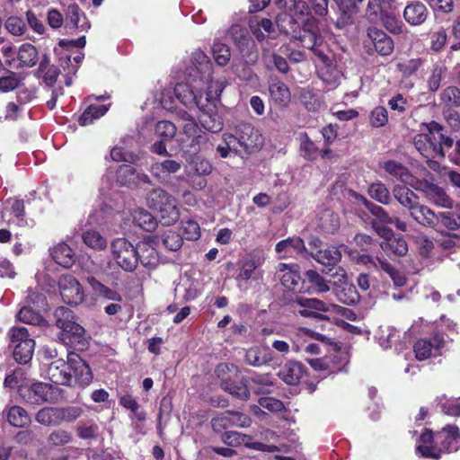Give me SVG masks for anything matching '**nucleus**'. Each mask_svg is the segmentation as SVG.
<instances>
[{"label":"nucleus","instance_id":"obj_34","mask_svg":"<svg viewBox=\"0 0 460 460\" xmlns=\"http://www.w3.org/2000/svg\"><path fill=\"white\" fill-rule=\"evenodd\" d=\"M138 262L149 269H155L160 262V256L153 241H144L137 245Z\"/></svg>","mask_w":460,"mask_h":460},{"label":"nucleus","instance_id":"obj_46","mask_svg":"<svg viewBox=\"0 0 460 460\" xmlns=\"http://www.w3.org/2000/svg\"><path fill=\"white\" fill-rule=\"evenodd\" d=\"M228 35L241 52L249 50L250 47L253 45L252 40L248 35L247 30L238 24H234L230 27Z\"/></svg>","mask_w":460,"mask_h":460},{"label":"nucleus","instance_id":"obj_62","mask_svg":"<svg viewBox=\"0 0 460 460\" xmlns=\"http://www.w3.org/2000/svg\"><path fill=\"white\" fill-rule=\"evenodd\" d=\"M191 169L198 175H208L212 172L213 167L208 160L201 156H190L187 158Z\"/></svg>","mask_w":460,"mask_h":460},{"label":"nucleus","instance_id":"obj_11","mask_svg":"<svg viewBox=\"0 0 460 460\" xmlns=\"http://www.w3.org/2000/svg\"><path fill=\"white\" fill-rule=\"evenodd\" d=\"M368 12L371 14L380 13L384 27L393 34H402L405 30L403 23L398 19L389 0H369Z\"/></svg>","mask_w":460,"mask_h":460},{"label":"nucleus","instance_id":"obj_18","mask_svg":"<svg viewBox=\"0 0 460 460\" xmlns=\"http://www.w3.org/2000/svg\"><path fill=\"white\" fill-rule=\"evenodd\" d=\"M446 345V340L441 334H435L431 339H420L414 344L413 350L418 360L440 355Z\"/></svg>","mask_w":460,"mask_h":460},{"label":"nucleus","instance_id":"obj_4","mask_svg":"<svg viewBox=\"0 0 460 460\" xmlns=\"http://www.w3.org/2000/svg\"><path fill=\"white\" fill-rule=\"evenodd\" d=\"M57 326L60 329L58 339L69 347L83 349L85 346V331L74 321L73 312L64 306L55 311Z\"/></svg>","mask_w":460,"mask_h":460},{"label":"nucleus","instance_id":"obj_57","mask_svg":"<svg viewBox=\"0 0 460 460\" xmlns=\"http://www.w3.org/2000/svg\"><path fill=\"white\" fill-rule=\"evenodd\" d=\"M7 420L12 426L17 428L24 427L30 422L27 411L20 406H13L9 409Z\"/></svg>","mask_w":460,"mask_h":460},{"label":"nucleus","instance_id":"obj_22","mask_svg":"<svg viewBox=\"0 0 460 460\" xmlns=\"http://www.w3.org/2000/svg\"><path fill=\"white\" fill-rule=\"evenodd\" d=\"M438 449L445 452L456 451L460 445V431L456 425H447L435 437Z\"/></svg>","mask_w":460,"mask_h":460},{"label":"nucleus","instance_id":"obj_38","mask_svg":"<svg viewBox=\"0 0 460 460\" xmlns=\"http://www.w3.org/2000/svg\"><path fill=\"white\" fill-rule=\"evenodd\" d=\"M434 436L432 431L426 430L423 432L419 439V444L416 447L418 455L423 457H429L438 459L440 457L441 450L438 446L433 445Z\"/></svg>","mask_w":460,"mask_h":460},{"label":"nucleus","instance_id":"obj_21","mask_svg":"<svg viewBox=\"0 0 460 460\" xmlns=\"http://www.w3.org/2000/svg\"><path fill=\"white\" fill-rule=\"evenodd\" d=\"M230 368L234 369V365L220 364L216 369L217 375L222 378V388L238 399L247 400L250 396V391L244 383L231 381L224 377V374L230 371Z\"/></svg>","mask_w":460,"mask_h":460},{"label":"nucleus","instance_id":"obj_1","mask_svg":"<svg viewBox=\"0 0 460 460\" xmlns=\"http://www.w3.org/2000/svg\"><path fill=\"white\" fill-rule=\"evenodd\" d=\"M212 63L200 49H196L190 57V65L186 69V82L178 83L174 96L187 108H198V102L205 101L208 86L213 83H222L212 79Z\"/></svg>","mask_w":460,"mask_h":460},{"label":"nucleus","instance_id":"obj_29","mask_svg":"<svg viewBox=\"0 0 460 460\" xmlns=\"http://www.w3.org/2000/svg\"><path fill=\"white\" fill-rule=\"evenodd\" d=\"M346 252H349L348 247L344 244H341L339 247L326 246L324 248L317 250L316 252L312 251L311 256L317 262L325 266H331L338 263L341 258V255Z\"/></svg>","mask_w":460,"mask_h":460},{"label":"nucleus","instance_id":"obj_33","mask_svg":"<svg viewBox=\"0 0 460 460\" xmlns=\"http://www.w3.org/2000/svg\"><path fill=\"white\" fill-rule=\"evenodd\" d=\"M367 36L373 42L376 52L382 56L390 55L394 50L393 40L382 30L376 27L367 29Z\"/></svg>","mask_w":460,"mask_h":460},{"label":"nucleus","instance_id":"obj_58","mask_svg":"<svg viewBox=\"0 0 460 460\" xmlns=\"http://www.w3.org/2000/svg\"><path fill=\"white\" fill-rule=\"evenodd\" d=\"M309 365L316 371L336 373L341 370V366H336L332 358H318L308 359Z\"/></svg>","mask_w":460,"mask_h":460},{"label":"nucleus","instance_id":"obj_7","mask_svg":"<svg viewBox=\"0 0 460 460\" xmlns=\"http://www.w3.org/2000/svg\"><path fill=\"white\" fill-rule=\"evenodd\" d=\"M178 116L185 122L182 126L183 137L180 144L184 152L197 154L208 141L207 134L194 121L192 116L185 111H179Z\"/></svg>","mask_w":460,"mask_h":460},{"label":"nucleus","instance_id":"obj_44","mask_svg":"<svg viewBox=\"0 0 460 460\" xmlns=\"http://www.w3.org/2000/svg\"><path fill=\"white\" fill-rule=\"evenodd\" d=\"M395 199L411 212L419 203V197L408 187L395 185L393 190Z\"/></svg>","mask_w":460,"mask_h":460},{"label":"nucleus","instance_id":"obj_64","mask_svg":"<svg viewBox=\"0 0 460 460\" xmlns=\"http://www.w3.org/2000/svg\"><path fill=\"white\" fill-rule=\"evenodd\" d=\"M441 102L449 109L460 106V89L456 86L446 88L441 93Z\"/></svg>","mask_w":460,"mask_h":460},{"label":"nucleus","instance_id":"obj_13","mask_svg":"<svg viewBox=\"0 0 460 460\" xmlns=\"http://www.w3.org/2000/svg\"><path fill=\"white\" fill-rule=\"evenodd\" d=\"M292 6L289 8L290 14L281 13L277 16L276 23L279 30L285 33H289V29L285 25V22L291 23L311 22L314 19L311 15L310 8L304 0H288Z\"/></svg>","mask_w":460,"mask_h":460},{"label":"nucleus","instance_id":"obj_30","mask_svg":"<svg viewBox=\"0 0 460 460\" xmlns=\"http://www.w3.org/2000/svg\"><path fill=\"white\" fill-rule=\"evenodd\" d=\"M29 400L32 403H39L40 402H54L58 397V388L53 385L38 382L34 383L28 389Z\"/></svg>","mask_w":460,"mask_h":460},{"label":"nucleus","instance_id":"obj_3","mask_svg":"<svg viewBox=\"0 0 460 460\" xmlns=\"http://www.w3.org/2000/svg\"><path fill=\"white\" fill-rule=\"evenodd\" d=\"M146 204L150 209L159 214L164 225H172L180 218L177 199L161 187L155 188L146 193Z\"/></svg>","mask_w":460,"mask_h":460},{"label":"nucleus","instance_id":"obj_20","mask_svg":"<svg viewBox=\"0 0 460 460\" xmlns=\"http://www.w3.org/2000/svg\"><path fill=\"white\" fill-rule=\"evenodd\" d=\"M417 190L421 191L425 198L437 207L444 208H451L453 207V200L446 193L444 189L437 184L422 181L420 182Z\"/></svg>","mask_w":460,"mask_h":460},{"label":"nucleus","instance_id":"obj_63","mask_svg":"<svg viewBox=\"0 0 460 460\" xmlns=\"http://www.w3.org/2000/svg\"><path fill=\"white\" fill-rule=\"evenodd\" d=\"M264 61L269 69L275 68L282 74H286L289 70V66L287 60L278 54H265Z\"/></svg>","mask_w":460,"mask_h":460},{"label":"nucleus","instance_id":"obj_36","mask_svg":"<svg viewBox=\"0 0 460 460\" xmlns=\"http://www.w3.org/2000/svg\"><path fill=\"white\" fill-rule=\"evenodd\" d=\"M305 374L304 366L296 361L287 362L279 371V376L287 385H297Z\"/></svg>","mask_w":460,"mask_h":460},{"label":"nucleus","instance_id":"obj_59","mask_svg":"<svg viewBox=\"0 0 460 460\" xmlns=\"http://www.w3.org/2000/svg\"><path fill=\"white\" fill-rule=\"evenodd\" d=\"M438 229L446 228L450 231L457 230L460 227V217L452 212H440L438 214Z\"/></svg>","mask_w":460,"mask_h":460},{"label":"nucleus","instance_id":"obj_5","mask_svg":"<svg viewBox=\"0 0 460 460\" xmlns=\"http://www.w3.org/2000/svg\"><path fill=\"white\" fill-rule=\"evenodd\" d=\"M223 83H213L208 86L205 101L198 102V109L202 112L199 121L202 127L213 133L219 132L223 128V120L217 111V102L223 92Z\"/></svg>","mask_w":460,"mask_h":460},{"label":"nucleus","instance_id":"obj_10","mask_svg":"<svg viewBox=\"0 0 460 460\" xmlns=\"http://www.w3.org/2000/svg\"><path fill=\"white\" fill-rule=\"evenodd\" d=\"M10 337L13 346V358L20 364H27L35 348V341L30 338L28 329L14 327L10 331Z\"/></svg>","mask_w":460,"mask_h":460},{"label":"nucleus","instance_id":"obj_61","mask_svg":"<svg viewBox=\"0 0 460 460\" xmlns=\"http://www.w3.org/2000/svg\"><path fill=\"white\" fill-rule=\"evenodd\" d=\"M73 439L70 432L64 429L53 430L48 437L47 441L49 447H63L69 444Z\"/></svg>","mask_w":460,"mask_h":460},{"label":"nucleus","instance_id":"obj_19","mask_svg":"<svg viewBox=\"0 0 460 460\" xmlns=\"http://www.w3.org/2000/svg\"><path fill=\"white\" fill-rule=\"evenodd\" d=\"M238 144L248 152L260 149L264 143V138L260 131L251 124L243 123L236 128Z\"/></svg>","mask_w":460,"mask_h":460},{"label":"nucleus","instance_id":"obj_37","mask_svg":"<svg viewBox=\"0 0 460 460\" xmlns=\"http://www.w3.org/2000/svg\"><path fill=\"white\" fill-rule=\"evenodd\" d=\"M263 258L258 254H248L239 262V272L236 280L247 281L254 273L255 270L261 266Z\"/></svg>","mask_w":460,"mask_h":460},{"label":"nucleus","instance_id":"obj_50","mask_svg":"<svg viewBox=\"0 0 460 460\" xmlns=\"http://www.w3.org/2000/svg\"><path fill=\"white\" fill-rule=\"evenodd\" d=\"M358 262L367 266L368 269L382 270L389 276H394L395 269L385 259L373 258L367 254L358 255Z\"/></svg>","mask_w":460,"mask_h":460},{"label":"nucleus","instance_id":"obj_53","mask_svg":"<svg viewBox=\"0 0 460 460\" xmlns=\"http://www.w3.org/2000/svg\"><path fill=\"white\" fill-rule=\"evenodd\" d=\"M250 381L257 386L256 391L259 394L271 393L276 385V379L270 374H253Z\"/></svg>","mask_w":460,"mask_h":460},{"label":"nucleus","instance_id":"obj_31","mask_svg":"<svg viewBox=\"0 0 460 460\" xmlns=\"http://www.w3.org/2000/svg\"><path fill=\"white\" fill-rule=\"evenodd\" d=\"M410 217L424 227L438 229V214L426 205L420 204L419 202L410 212Z\"/></svg>","mask_w":460,"mask_h":460},{"label":"nucleus","instance_id":"obj_27","mask_svg":"<svg viewBox=\"0 0 460 460\" xmlns=\"http://www.w3.org/2000/svg\"><path fill=\"white\" fill-rule=\"evenodd\" d=\"M117 181L124 186L139 185L140 183H151L150 177L146 173L138 172L130 164H122L117 171Z\"/></svg>","mask_w":460,"mask_h":460},{"label":"nucleus","instance_id":"obj_15","mask_svg":"<svg viewBox=\"0 0 460 460\" xmlns=\"http://www.w3.org/2000/svg\"><path fill=\"white\" fill-rule=\"evenodd\" d=\"M58 287L64 303L77 305L84 301V293L79 281L72 275H63L59 278Z\"/></svg>","mask_w":460,"mask_h":460},{"label":"nucleus","instance_id":"obj_2","mask_svg":"<svg viewBox=\"0 0 460 460\" xmlns=\"http://www.w3.org/2000/svg\"><path fill=\"white\" fill-rule=\"evenodd\" d=\"M46 376L56 385L67 386H86L93 380L90 367L75 352L67 353L66 362L63 359L51 362L46 370Z\"/></svg>","mask_w":460,"mask_h":460},{"label":"nucleus","instance_id":"obj_48","mask_svg":"<svg viewBox=\"0 0 460 460\" xmlns=\"http://www.w3.org/2000/svg\"><path fill=\"white\" fill-rule=\"evenodd\" d=\"M131 216L133 223L146 231H152L157 225L155 217L145 208L134 209Z\"/></svg>","mask_w":460,"mask_h":460},{"label":"nucleus","instance_id":"obj_6","mask_svg":"<svg viewBox=\"0 0 460 460\" xmlns=\"http://www.w3.org/2000/svg\"><path fill=\"white\" fill-rule=\"evenodd\" d=\"M443 139L442 127L431 121L420 127V133L413 138V144L421 155L427 158H442L445 155L441 148Z\"/></svg>","mask_w":460,"mask_h":460},{"label":"nucleus","instance_id":"obj_26","mask_svg":"<svg viewBox=\"0 0 460 460\" xmlns=\"http://www.w3.org/2000/svg\"><path fill=\"white\" fill-rule=\"evenodd\" d=\"M181 164L176 160L166 159L164 161H155L151 164L150 172L163 184H167L171 175L179 172Z\"/></svg>","mask_w":460,"mask_h":460},{"label":"nucleus","instance_id":"obj_23","mask_svg":"<svg viewBox=\"0 0 460 460\" xmlns=\"http://www.w3.org/2000/svg\"><path fill=\"white\" fill-rule=\"evenodd\" d=\"M146 130H154L156 137L170 141L175 137L177 128L169 120H160L154 123L152 119H145L143 125L139 127V133L146 137Z\"/></svg>","mask_w":460,"mask_h":460},{"label":"nucleus","instance_id":"obj_9","mask_svg":"<svg viewBox=\"0 0 460 460\" xmlns=\"http://www.w3.org/2000/svg\"><path fill=\"white\" fill-rule=\"evenodd\" d=\"M82 409L79 407H45L36 414V420L44 426H58L62 422H71L79 418Z\"/></svg>","mask_w":460,"mask_h":460},{"label":"nucleus","instance_id":"obj_40","mask_svg":"<svg viewBox=\"0 0 460 460\" xmlns=\"http://www.w3.org/2000/svg\"><path fill=\"white\" fill-rule=\"evenodd\" d=\"M305 275L309 285L304 286V293L314 295L325 293L330 290L328 281L317 271L310 270Z\"/></svg>","mask_w":460,"mask_h":460},{"label":"nucleus","instance_id":"obj_39","mask_svg":"<svg viewBox=\"0 0 460 460\" xmlns=\"http://www.w3.org/2000/svg\"><path fill=\"white\" fill-rule=\"evenodd\" d=\"M37 59V49L31 43H24L22 44L17 50L16 63L13 66L16 68L32 67L36 65Z\"/></svg>","mask_w":460,"mask_h":460},{"label":"nucleus","instance_id":"obj_32","mask_svg":"<svg viewBox=\"0 0 460 460\" xmlns=\"http://www.w3.org/2000/svg\"><path fill=\"white\" fill-rule=\"evenodd\" d=\"M222 440L225 444L230 447L245 446L248 448L256 450H269L266 445L260 442H253L252 438L248 435L237 431H226L222 436Z\"/></svg>","mask_w":460,"mask_h":460},{"label":"nucleus","instance_id":"obj_49","mask_svg":"<svg viewBox=\"0 0 460 460\" xmlns=\"http://www.w3.org/2000/svg\"><path fill=\"white\" fill-rule=\"evenodd\" d=\"M66 25L73 28L87 31L90 24L84 14H81L80 9L76 4H70L66 10Z\"/></svg>","mask_w":460,"mask_h":460},{"label":"nucleus","instance_id":"obj_12","mask_svg":"<svg viewBox=\"0 0 460 460\" xmlns=\"http://www.w3.org/2000/svg\"><path fill=\"white\" fill-rule=\"evenodd\" d=\"M333 303L318 298L298 297L292 303L294 312L305 318L323 319L322 313H330Z\"/></svg>","mask_w":460,"mask_h":460},{"label":"nucleus","instance_id":"obj_45","mask_svg":"<svg viewBox=\"0 0 460 460\" xmlns=\"http://www.w3.org/2000/svg\"><path fill=\"white\" fill-rule=\"evenodd\" d=\"M53 260L64 268H70L75 261V255L66 243H58L51 251Z\"/></svg>","mask_w":460,"mask_h":460},{"label":"nucleus","instance_id":"obj_60","mask_svg":"<svg viewBox=\"0 0 460 460\" xmlns=\"http://www.w3.org/2000/svg\"><path fill=\"white\" fill-rule=\"evenodd\" d=\"M119 404L131 411L136 419L139 421H143L146 420V414L144 411H139V404L137 400L131 394H124L119 398Z\"/></svg>","mask_w":460,"mask_h":460},{"label":"nucleus","instance_id":"obj_52","mask_svg":"<svg viewBox=\"0 0 460 460\" xmlns=\"http://www.w3.org/2000/svg\"><path fill=\"white\" fill-rule=\"evenodd\" d=\"M271 360V355L265 349L260 347L251 348L245 353V361L253 367L268 364Z\"/></svg>","mask_w":460,"mask_h":460},{"label":"nucleus","instance_id":"obj_8","mask_svg":"<svg viewBox=\"0 0 460 460\" xmlns=\"http://www.w3.org/2000/svg\"><path fill=\"white\" fill-rule=\"evenodd\" d=\"M111 256L124 271L133 272L138 265L137 249L124 237L115 238L110 246Z\"/></svg>","mask_w":460,"mask_h":460},{"label":"nucleus","instance_id":"obj_41","mask_svg":"<svg viewBox=\"0 0 460 460\" xmlns=\"http://www.w3.org/2000/svg\"><path fill=\"white\" fill-rule=\"evenodd\" d=\"M380 248L389 257L391 256H404L408 252V245L404 238L396 234L386 241L380 243Z\"/></svg>","mask_w":460,"mask_h":460},{"label":"nucleus","instance_id":"obj_16","mask_svg":"<svg viewBox=\"0 0 460 460\" xmlns=\"http://www.w3.org/2000/svg\"><path fill=\"white\" fill-rule=\"evenodd\" d=\"M317 62L320 79L329 89L336 88L341 83L342 74L330 52L324 54L323 58H317Z\"/></svg>","mask_w":460,"mask_h":460},{"label":"nucleus","instance_id":"obj_14","mask_svg":"<svg viewBox=\"0 0 460 460\" xmlns=\"http://www.w3.org/2000/svg\"><path fill=\"white\" fill-rule=\"evenodd\" d=\"M298 40L302 46L310 49L316 58H323L329 52L323 38L317 32L316 20L312 19L311 22H305L303 25L302 33L299 36H294Z\"/></svg>","mask_w":460,"mask_h":460},{"label":"nucleus","instance_id":"obj_24","mask_svg":"<svg viewBox=\"0 0 460 460\" xmlns=\"http://www.w3.org/2000/svg\"><path fill=\"white\" fill-rule=\"evenodd\" d=\"M278 270L283 272L280 280L284 287L296 292H303L305 282V280L302 281L299 268L296 264L279 263Z\"/></svg>","mask_w":460,"mask_h":460},{"label":"nucleus","instance_id":"obj_55","mask_svg":"<svg viewBox=\"0 0 460 460\" xmlns=\"http://www.w3.org/2000/svg\"><path fill=\"white\" fill-rule=\"evenodd\" d=\"M399 339L396 329L386 326L379 329L377 342L384 349H390Z\"/></svg>","mask_w":460,"mask_h":460},{"label":"nucleus","instance_id":"obj_17","mask_svg":"<svg viewBox=\"0 0 460 460\" xmlns=\"http://www.w3.org/2000/svg\"><path fill=\"white\" fill-rule=\"evenodd\" d=\"M251 424V418L240 411H226L211 420L212 428L216 432L234 427L247 428Z\"/></svg>","mask_w":460,"mask_h":460},{"label":"nucleus","instance_id":"obj_35","mask_svg":"<svg viewBox=\"0 0 460 460\" xmlns=\"http://www.w3.org/2000/svg\"><path fill=\"white\" fill-rule=\"evenodd\" d=\"M428 14L426 5L420 1L409 3L403 10V18L411 26L421 25L427 20Z\"/></svg>","mask_w":460,"mask_h":460},{"label":"nucleus","instance_id":"obj_43","mask_svg":"<svg viewBox=\"0 0 460 460\" xmlns=\"http://www.w3.org/2000/svg\"><path fill=\"white\" fill-rule=\"evenodd\" d=\"M86 281L92 288V290L96 296L114 302L122 301V296L119 292L105 286L94 277H87Z\"/></svg>","mask_w":460,"mask_h":460},{"label":"nucleus","instance_id":"obj_28","mask_svg":"<svg viewBox=\"0 0 460 460\" xmlns=\"http://www.w3.org/2000/svg\"><path fill=\"white\" fill-rule=\"evenodd\" d=\"M269 93L270 100L279 107H286L291 100L288 87L277 76L269 78Z\"/></svg>","mask_w":460,"mask_h":460},{"label":"nucleus","instance_id":"obj_47","mask_svg":"<svg viewBox=\"0 0 460 460\" xmlns=\"http://www.w3.org/2000/svg\"><path fill=\"white\" fill-rule=\"evenodd\" d=\"M380 165L391 176L400 180L404 183H411V175L410 174L408 169L402 164L388 160L382 162Z\"/></svg>","mask_w":460,"mask_h":460},{"label":"nucleus","instance_id":"obj_56","mask_svg":"<svg viewBox=\"0 0 460 460\" xmlns=\"http://www.w3.org/2000/svg\"><path fill=\"white\" fill-rule=\"evenodd\" d=\"M335 296L339 302L352 305L358 302L359 295L356 288L352 285H345L335 291Z\"/></svg>","mask_w":460,"mask_h":460},{"label":"nucleus","instance_id":"obj_54","mask_svg":"<svg viewBox=\"0 0 460 460\" xmlns=\"http://www.w3.org/2000/svg\"><path fill=\"white\" fill-rule=\"evenodd\" d=\"M84 243L91 249L102 251L107 246L106 239L95 230H88L83 234Z\"/></svg>","mask_w":460,"mask_h":460},{"label":"nucleus","instance_id":"obj_25","mask_svg":"<svg viewBox=\"0 0 460 460\" xmlns=\"http://www.w3.org/2000/svg\"><path fill=\"white\" fill-rule=\"evenodd\" d=\"M275 251L279 259L293 258L296 255L305 256L307 254V249L304 241L297 236L288 237L279 242L275 246Z\"/></svg>","mask_w":460,"mask_h":460},{"label":"nucleus","instance_id":"obj_42","mask_svg":"<svg viewBox=\"0 0 460 460\" xmlns=\"http://www.w3.org/2000/svg\"><path fill=\"white\" fill-rule=\"evenodd\" d=\"M37 75L42 78L43 82L49 87L53 86L58 80L59 70L56 66L50 64V59L46 54L42 56L40 61Z\"/></svg>","mask_w":460,"mask_h":460},{"label":"nucleus","instance_id":"obj_51","mask_svg":"<svg viewBox=\"0 0 460 460\" xmlns=\"http://www.w3.org/2000/svg\"><path fill=\"white\" fill-rule=\"evenodd\" d=\"M110 105L92 104L80 116L78 122L81 126L92 124L95 119L102 117L109 110Z\"/></svg>","mask_w":460,"mask_h":460}]
</instances>
